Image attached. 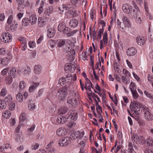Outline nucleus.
I'll use <instances>...</instances> for the list:
<instances>
[{"label": "nucleus", "instance_id": "24", "mask_svg": "<svg viewBox=\"0 0 153 153\" xmlns=\"http://www.w3.org/2000/svg\"><path fill=\"white\" fill-rule=\"evenodd\" d=\"M68 82L69 81H68L67 79L64 77H63L60 78L59 80V83L61 85H66Z\"/></svg>", "mask_w": 153, "mask_h": 153}, {"label": "nucleus", "instance_id": "9", "mask_svg": "<svg viewBox=\"0 0 153 153\" xmlns=\"http://www.w3.org/2000/svg\"><path fill=\"white\" fill-rule=\"evenodd\" d=\"M67 102L69 106L71 107H76L78 104L77 100L76 98H68L67 99Z\"/></svg>", "mask_w": 153, "mask_h": 153}, {"label": "nucleus", "instance_id": "59", "mask_svg": "<svg viewBox=\"0 0 153 153\" xmlns=\"http://www.w3.org/2000/svg\"><path fill=\"white\" fill-rule=\"evenodd\" d=\"M7 93L6 88H3L2 89L0 93V95L2 96H4Z\"/></svg>", "mask_w": 153, "mask_h": 153}, {"label": "nucleus", "instance_id": "13", "mask_svg": "<svg viewBox=\"0 0 153 153\" xmlns=\"http://www.w3.org/2000/svg\"><path fill=\"white\" fill-rule=\"evenodd\" d=\"M42 67L40 65H35L34 67V73L36 74H39L41 72Z\"/></svg>", "mask_w": 153, "mask_h": 153}, {"label": "nucleus", "instance_id": "25", "mask_svg": "<svg viewBox=\"0 0 153 153\" xmlns=\"http://www.w3.org/2000/svg\"><path fill=\"white\" fill-rule=\"evenodd\" d=\"M66 40L63 39H58L57 41V43L59 47H62L65 44Z\"/></svg>", "mask_w": 153, "mask_h": 153}, {"label": "nucleus", "instance_id": "11", "mask_svg": "<svg viewBox=\"0 0 153 153\" xmlns=\"http://www.w3.org/2000/svg\"><path fill=\"white\" fill-rule=\"evenodd\" d=\"M67 133V130L65 128L62 127L59 128L56 131V134L59 136L65 135Z\"/></svg>", "mask_w": 153, "mask_h": 153}, {"label": "nucleus", "instance_id": "15", "mask_svg": "<svg viewBox=\"0 0 153 153\" xmlns=\"http://www.w3.org/2000/svg\"><path fill=\"white\" fill-rule=\"evenodd\" d=\"M59 10L60 11V14H62L64 12H66L68 9V6L65 4H63L58 7Z\"/></svg>", "mask_w": 153, "mask_h": 153}, {"label": "nucleus", "instance_id": "55", "mask_svg": "<svg viewBox=\"0 0 153 153\" xmlns=\"http://www.w3.org/2000/svg\"><path fill=\"white\" fill-rule=\"evenodd\" d=\"M13 19V16L12 15H10L8 17L7 23L9 25L11 24L12 21Z\"/></svg>", "mask_w": 153, "mask_h": 153}, {"label": "nucleus", "instance_id": "31", "mask_svg": "<svg viewBox=\"0 0 153 153\" xmlns=\"http://www.w3.org/2000/svg\"><path fill=\"white\" fill-rule=\"evenodd\" d=\"M66 25L65 22H62L59 24L58 25V30L60 31H62L65 27H66Z\"/></svg>", "mask_w": 153, "mask_h": 153}, {"label": "nucleus", "instance_id": "54", "mask_svg": "<svg viewBox=\"0 0 153 153\" xmlns=\"http://www.w3.org/2000/svg\"><path fill=\"white\" fill-rule=\"evenodd\" d=\"M71 51L68 54V56L71 58V59H73V55L75 54V51L73 49L72 50H70Z\"/></svg>", "mask_w": 153, "mask_h": 153}, {"label": "nucleus", "instance_id": "50", "mask_svg": "<svg viewBox=\"0 0 153 153\" xmlns=\"http://www.w3.org/2000/svg\"><path fill=\"white\" fill-rule=\"evenodd\" d=\"M16 105L13 102H11L9 105V108L10 110L13 111L15 109Z\"/></svg>", "mask_w": 153, "mask_h": 153}, {"label": "nucleus", "instance_id": "37", "mask_svg": "<svg viewBox=\"0 0 153 153\" xmlns=\"http://www.w3.org/2000/svg\"><path fill=\"white\" fill-rule=\"evenodd\" d=\"M4 81L7 84H10L13 81V79L11 77L9 76H6L4 79Z\"/></svg>", "mask_w": 153, "mask_h": 153}, {"label": "nucleus", "instance_id": "18", "mask_svg": "<svg viewBox=\"0 0 153 153\" xmlns=\"http://www.w3.org/2000/svg\"><path fill=\"white\" fill-rule=\"evenodd\" d=\"M67 118L66 116L64 117L62 116L59 117L57 118V122L59 124H63L65 123L67 121Z\"/></svg>", "mask_w": 153, "mask_h": 153}, {"label": "nucleus", "instance_id": "10", "mask_svg": "<svg viewBox=\"0 0 153 153\" xmlns=\"http://www.w3.org/2000/svg\"><path fill=\"white\" fill-rule=\"evenodd\" d=\"M76 69V66L73 64L67 63L65 66V70L66 72H73Z\"/></svg>", "mask_w": 153, "mask_h": 153}, {"label": "nucleus", "instance_id": "34", "mask_svg": "<svg viewBox=\"0 0 153 153\" xmlns=\"http://www.w3.org/2000/svg\"><path fill=\"white\" fill-rule=\"evenodd\" d=\"M10 62V60L7 57H4L1 60V64L3 65H7Z\"/></svg>", "mask_w": 153, "mask_h": 153}, {"label": "nucleus", "instance_id": "61", "mask_svg": "<svg viewBox=\"0 0 153 153\" xmlns=\"http://www.w3.org/2000/svg\"><path fill=\"white\" fill-rule=\"evenodd\" d=\"M31 71V69L30 68H27L26 69L24 70V74H29Z\"/></svg>", "mask_w": 153, "mask_h": 153}, {"label": "nucleus", "instance_id": "57", "mask_svg": "<svg viewBox=\"0 0 153 153\" xmlns=\"http://www.w3.org/2000/svg\"><path fill=\"white\" fill-rule=\"evenodd\" d=\"M86 83L85 84V86H92V84L91 81L90 80L88 79L87 78H86Z\"/></svg>", "mask_w": 153, "mask_h": 153}, {"label": "nucleus", "instance_id": "51", "mask_svg": "<svg viewBox=\"0 0 153 153\" xmlns=\"http://www.w3.org/2000/svg\"><path fill=\"white\" fill-rule=\"evenodd\" d=\"M123 72L126 77H130L131 76L130 73L126 69H123Z\"/></svg>", "mask_w": 153, "mask_h": 153}, {"label": "nucleus", "instance_id": "63", "mask_svg": "<svg viewBox=\"0 0 153 153\" xmlns=\"http://www.w3.org/2000/svg\"><path fill=\"white\" fill-rule=\"evenodd\" d=\"M144 94L146 95L147 97L151 98L153 96H152L151 94L148 92L145 91L144 92Z\"/></svg>", "mask_w": 153, "mask_h": 153}, {"label": "nucleus", "instance_id": "1", "mask_svg": "<svg viewBox=\"0 0 153 153\" xmlns=\"http://www.w3.org/2000/svg\"><path fill=\"white\" fill-rule=\"evenodd\" d=\"M68 89L66 86H64L58 90L56 95L60 100L63 101L67 95Z\"/></svg>", "mask_w": 153, "mask_h": 153}, {"label": "nucleus", "instance_id": "43", "mask_svg": "<svg viewBox=\"0 0 153 153\" xmlns=\"http://www.w3.org/2000/svg\"><path fill=\"white\" fill-rule=\"evenodd\" d=\"M12 100V97L10 95H7L5 98L4 101L5 102H11Z\"/></svg>", "mask_w": 153, "mask_h": 153}, {"label": "nucleus", "instance_id": "56", "mask_svg": "<svg viewBox=\"0 0 153 153\" xmlns=\"http://www.w3.org/2000/svg\"><path fill=\"white\" fill-rule=\"evenodd\" d=\"M9 70V68L7 67L3 69L1 71V74L3 76L6 75Z\"/></svg>", "mask_w": 153, "mask_h": 153}, {"label": "nucleus", "instance_id": "60", "mask_svg": "<svg viewBox=\"0 0 153 153\" xmlns=\"http://www.w3.org/2000/svg\"><path fill=\"white\" fill-rule=\"evenodd\" d=\"M6 50L4 48H1L0 49V54L4 55L6 53Z\"/></svg>", "mask_w": 153, "mask_h": 153}, {"label": "nucleus", "instance_id": "29", "mask_svg": "<svg viewBox=\"0 0 153 153\" xmlns=\"http://www.w3.org/2000/svg\"><path fill=\"white\" fill-rule=\"evenodd\" d=\"M17 26L14 25V24H13L10 25V28H9L7 26L6 27V30L8 31L10 30L11 31L14 32L17 29Z\"/></svg>", "mask_w": 153, "mask_h": 153}, {"label": "nucleus", "instance_id": "6", "mask_svg": "<svg viewBox=\"0 0 153 153\" xmlns=\"http://www.w3.org/2000/svg\"><path fill=\"white\" fill-rule=\"evenodd\" d=\"M140 107L141 104L137 101L131 102V108L132 112L138 111H140Z\"/></svg>", "mask_w": 153, "mask_h": 153}, {"label": "nucleus", "instance_id": "42", "mask_svg": "<svg viewBox=\"0 0 153 153\" xmlns=\"http://www.w3.org/2000/svg\"><path fill=\"white\" fill-rule=\"evenodd\" d=\"M147 144L150 146L153 145V139L151 137H148L147 139Z\"/></svg>", "mask_w": 153, "mask_h": 153}, {"label": "nucleus", "instance_id": "14", "mask_svg": "<svg viewBox=\"0 0 153 153\" xmlns=\"http://www.w3.org/2000/svg\"><path fill=\"white\" fill-rule=\"evenodd\" d=\"M47 32V35L50 38L53 37L55 33V30L52 28H49Z\"/></svg>", "mask_w": 153, "mask_h": 153}, {"label": "nucleus", "instance_id": "39", "mask_svg": "<svg viewBox=\"0 0 153 153\" xmlns=\"http://www.w3.org/2000/svg\"><path fill=\"white\" fill-rule=\"evenodd\" d=\"M7 106L4 100H0V108L2 109H5Z\"/></svg>", "mask_w": 153, "mask_h": 153}, {"label": "nucleus", "instance_id": "44", "mask_svg": "<svg viewBox=\"0 0 153 153\" xmlns=\"http://www.w3.org/2000/svg\"><path fill=\"white\" fill-rule=\"evenodd\" d=\"M69 14L72 15V17H75L77 16V14L75 10L73 9H71L70 10Z\"/></svg>", "mask_w": 153, "mask_h": 153}, {"label": "nucleus", "instance_id": "32", "mask_svg": "<svg viewBox=\"0 0 153 153\" xmlns=\"http://www.w3.org/2000/svg\"><path fill=\"white\" fill-rule=\"evenodd\" d=\"M30 23V20L28 18L23 19L22 21V25L25 27L27 26Z\"/></svg>", "mask_w": 153, "mask_h": 153}, {"label": "nucleus", "instance_id": "48", "mask_svg": "<svg viewBox=\"0 0 153 153\" xmlns=\"http://www.w3.org/2000/svg\"><path fill=\"white\" fill-rule=\"evenodd\" d=\"M29 109L30 110H34L35 108V103L30 102L28 105Z\"/></svg>", "mask_w": 153, "mask_h": 153}, {"label": "nucleus", "instance_id": "20", "mask_svg": "<svg viewBox=\"0 0 153 153\" xmlns=\"http://www.w3.org/2000/svg\"><path fill=\"white\" fill-rule=\"evenodd\" d=\"M53 11V8L51 7H48L45 10V13L44 15H45V17L47 18L48 16H50V14L52 13Z\"/></svg>", "mask_w": 153, "mask_h": 153}, {"label": "nucleus", "instance_id": "7", "mask_svg": "<svg viewBox=\"0 0 153 153\" xmlns=\"http://www.w3.org/2000/svg\"><path fill=\"white\" fill-rule=\"evenodd\" d=\"M2 41L4 43L8 42L11 40L12 36L11 35L8 33H3L1 35Z\"/></svg>", "mask_w": 153, "mask_h": 153}, {"label": "nucleus", "instance_id": "8", "mask_svg": "<svg viewBox=\"0 0 153 153\" xmlns=\"http://www.w3.org/2000/svg\"><path fill=\"white\" fill-rule=\"evenodd\" d=\"M84 134V132H80V131H77L72 133L70 136V139L73 140H75L78 138H82Z\"/></svg>", "mask_w": 153, "mask_h": 153}, {"label": "nucleus", "instance_id": "58", "mask_svg": "<svg viewBox=\"0 0 153 153\" xmlns=\"http://www.w3.org/2000/svg\"><path fill=\"white\" fill-rule=\"evenodd\" d=\"M90 61L89 62V64L90 65L92 66L93 69H94V58L91 56H90Z\"/></svg>", "mask_w": 153, "mask_h": 153}, {"label": "nucleus", "instance_id": "46", "mask_svg": "<svg viewBox=\"0 0 153 153\" xmlns=\"http://www.w3.org/2000/svg\"><path fill=\"white\" fill-rule=\"evenodd\" d=\"M48 45L49 47L53 49L54 47L55 42L53 40H50L48 42Z\"/></svg>", "mask_w": 153, "mask_h": 153}, {"label": "nucleus", "instance_id": "33", "mask_svg": "<svg viewBox=\"0 0 153 153\" xmlns=\"http://www.w3.org/2000/svg\"><path fill=\"white\" fill-rule=\"evenodd\" d=\"M71 3L76 7H79L81 5V0H71Z\"/></svg>", "mask_w": 153, "mask_h": 153}, {"label": "nucleus", "instance_id": "64", "mask_svg": "<svg viewBox=\"0 0 153 153\" xmlns=\"http://www.w3.org/2000/svg\"><path fill=\"white\" fill-rule=\"evenodd\" d=\"M9 122L10 124L13 126H14L16 124L15 120L14 118H11L9 120Z\"/></svg>", "mask_w": 153, "mask_h": 153}, {"label": "nucleus", "instance_id": "16", "mask_svg": "<svg viewBox=\"0 0 153 153\" xmlns=\"http://www.w3.org/2000/svg\"><path fill=\"white\" fill-rule=\"evenodd\" d=\"M123 22L124 23L125 27H129L130 26V22L128 18L126 16H123L122 18Z\"/></svg>", "mask_w": 153, "mask_h": 153}, {"label": "nucleus", "instance_id": "27", "mask_svg": "<svg viewBox=\"0 0 153 153\" xmlns=\"http://www.w3.org/2000/svg\"><path fill=\"white\" fill-rule=\"evenodd\" d=\"M16 69L14 67H12L10 69V71L9 72V75L13 76L14 78L16 77Z\"/></svg>", "mask_w": 153, "mask_h": 153}, {"label": "nucleus", "instance_id": "38", "mask_svg": "<svg viewBox=\"0 0 153 153\" xmlns=\"http://www.w3.org/2000/svg\"><path fill=\"white\" fill-rule=\"evenodd\" d=\"M16 99L20 102H22L23 101V96L22 94L20 92L18 93L16 96Z\"/></svg>", "mask_w": 153, "mask_h": 153}, {"label": "nucleus", "instance_id": "26", "mask_svg": "<svg viewBox=\"0 0 153 153\" xmlns=\"http://www.w3.org/2000/svg\"><path fill=\"white\" fill-rule=\"evenodd\" d=\"M29 19L30 20V22H31L32 25L34 24L36 22L37 18L36 15L34 14L30 16Z\"/></svg>", "mask_w": 153, "mask_h": 153}, {"label": "nucleus", "instance_id": "22", "mask_svg": "<svg viewBox=\"0 0 153 153\" xmlns=\"http://www.w3.org/2000/svg\"><path fill=\"white\" fill-rule=\"evenodd\" d=\"M122 9L123 11L126 13H129L130 12L131 10L127 4H124L123 5Z\"/></svg>", "mask_w": 153, "mask_h": 153}, {"label": "nucleus", "instance_id": "53", "mask_svg": "<svg viewBox=\"0 0 153 153\" xmlns=\"http://www.w3.org/2000/svg\"><path fill=\"white\" fill-rule=\"evenodd\" d=\"M77 142L78 143L83 146H84L85 145V141L82 140V138H81V139L79 138L77 139Z\"/></svg>", "mask_w": 153, "mask_h": 153}, {"label": "nucleus", "instance_id": "5", "mask_svg": "<svg viewBox=\"0 0 153 153\" xmlns=\"http://www.w3.org/2000/svg\"><path fill=\"white\" fill-rule=\"evenodd\" d=\"M70 140L69 137H62L58 141L59 146H66L70 143Z\"/></svg>", "mask_w": 153, "mask_h": 153}, {"label": "nucleus", "instance_id": "4", "mask_svg": "<svg viewBox=\"0 0 153 153\" xmlns=\"http://www.w3.org/2000/svg\"><path fill=\"white\" fill-rule=\"evenodd\" d=\"M68 115L66 116L67 119L75 121L77 118L76 112L75 111L69 110L68 112Z\"/></svg>", "mask_w": 153, "mask_h": 153}, {"label": "nucleus", "instance_id": "21", "mask_svg": "<svg viewBox=\"0 0 153 153\" xmlns=\"http://www.w3.org/2000/svg\"><path fill=\"white\" fill-rule=\"evenodd\" d=\"M39 85L38 82L33 83L29 88V90L30 92H33L36 88V87Z\"/></svg>", "mask_w": 153, "mask_h": 153}, {"label": "nucleus", "instance_id": "47", "mask_svg": "<svg viewBox=\"0 0 153 153\" xmlns=\"http://www.w3.org/2000/svg\"><path fill=\"white\" fill-rule=\"evenodd\" d=\"M121 79L124 83L126 85L128 84L130 82V80L128 79L125 76H123L121 77Z\"/></svg>", "mask_w": 153, "mask_h": 153}, {"label": "nucleus", "instance_id": "62", "mask_svg": "<svg viewBox=\"0 0 153 153\" xmlns=\"http://www.w3.org/2000/svg\"><path fill=\"white\" fill-rule=\"evenodd\" d=\"M28 45L30 48H33L35 46L36 43L34 42H30L28 43Z\"/></svg>", "mask_w": 153, "mask_h": 153}, {"label": "nucleus", "instance_id": "23", "mask_svg": "<svg viewBox=\"0 0 153 153\" xmlns=\"http://www.w3.org/2000/svg\"><path fill=\"white\" fill-rule=\"evenodd\" d=\"M78 22L75 19H72L69 22V25L71 27H75L77 25Z\"/></svg>", "mask_w": 153, "mask_h": 153}, {"label": "nucleus", "instance_id": "12", "mask_svg": "<svg viewBox=\"0 0 153 153\" xmlns=\"http://www.w3.org/2000/svg\"><path fill=\"white\" fill-rule=\"evenodd\" d=\"M136 49L133 47L128 48L126 51V54L128 56H131L135 55L137 53Z\"/></svg>", "mask_w": 153, "mask_h": 153}, {"label": "nucleus", "instance_id": "36", "mask_svg": "<svg viewBox=\"0 0 153 153\" xmlns=\"http://www.w3.org/2000/svg\"><path fill=\"white\" fill-rule=\"evenodd\" d=\"M26 85V84L25 83L24 81H21L19 84V92H22V90L24 88Z\"/></svg>", "mask_w": 153, "mask_h": 153}, {"label": "nucleus", "instance_id": "30", "mask_svg": "<svg viewBox=\"0 0 153 153\" xmlns=\"http://www.w3.org/2000/svg\"><path fill=\"white\" fill-rule=\"evenodd\" d=\"M136 40L137 43L139 45H143L145 43L143 37H137Z\"/></svg>", "mask_w": 153, "mask_h": 153}, {"label": "nucleus", "instance_id": "17", "mask_svg": "<svg viewBox=\"0 0 153 153\" xmlns=\"http://www.w3.org/2000/svg\"><path fill=\"white\" fill-rule=\"evenodd\" d=\"M136 111L133 112V117L136 120L138 121V122H140V111Z\"/></svg>", "mask_w": 153, "mask_h": 153}, {"label": "nucleus", "instance_id": "35", "mask_svg": "<svg viewBox=\"0 0 153 153\" xmlns=\"http://www.w3.org/2000/svg\"><path fill=\"white\" fill-rule=\"evenodd\" d=\"M134 14H137L138 16L140 15V12L138 7L136 5H134V8L133 9Z\"/></svg>", "mask_w": 153, "mask_h": 153}, {"label": "nucleus", "instance_id": "52", "mask_svg": "<svg viewBox=\"0 0 153 153\" xmlns=\"http://www.w3.org/2000/svg\"><path fill=\"white\" fill-rule=\"evenodd\" d=\"M103 28L100 29L98 32V37L97 38L98 40H100L101 38L102 37V34L103 31Z\"/></svg>", "mask_w": 153, "mask_h": 153}, {"label": "nucleus", "instance_id": "45", "mask_svg": "<svg viewBox=\"0 0 153 153\" xmlns=\"http://www.w3.org/2000/svg\"><path fill=\"white\" fill-rule=\"evenodd\" d=\"M107 31H105L104 33L103 36V40L104 43L105 45H106L108 42V40L107 38Z\"/></svg>", "mask_w": 153, "mask_h": 153}, {"label": "nucleus", "instance_id": "40", "mask_svg": "<svg viewBox=\"0 0 153 153\" xmlns=\"http://www.w3.org/2000/svg\"><path fill=\"white\" fill-rule=\"evenodd\" d=\"M133 96V98L135 99H136L138 98L139 95L138 94L136 90L131 91Z\"/></svg>", "mask_w": 153, "mask_h": 153}, {"label": "nucleus", "instance_id": "41", "mask_svg": "<svg viewBox=\"0 0 153 153\" xmlns=\"http://www.w3.org/2000/svg\"><path fill=\"white\" fill-rule=\"evenodd\" d=\"M26 114L25 113L22 112L20 115L19 117L20 121H24L26 119Z\"/></svg>", "mask_w": 153, "mask_h": 153}, {"label": "nucleus", "instance_id": "2", "mask_svg": "<svg viewBox=\"0 0 153 153\" xmlns=\"http://www.w3.org/2000/svg\"><path fill=\"white\" fill-rule=\"evenodd\" d=\"M141 108L144 112L145 119L147 121L152 120L153 119V116L149 111V108L145 105H143Z\"/></svg>", "mask_w": 153, "mask_h": 153}, {"label": "nucleus", "instance_id": "28", "mask_svg": "<svg viewBox=\"0 0 153 153\" xmlns=\"http://www.w3.org/2000/svg\"><path fill=\"white\" fill-rule=\"evenodd\" d=\"M11 115V114L10 111L8 110H6L4 111L2 114L3 117L6 119L9 118Z\"/></svg>", "mask_w": 153, "mask_h": 153}, {"label": "nucleus", "instance_id": "49", "mask_svg": "<svg viewBox=\"0 0 153 153\" xmlns=\"http://www.w3.org/2000/svg\"><path fill=\"white\" fill-rule=\"evenodd\" d=\"M136 85L135 83L132 82H131L129 86V88L131 91L136 90Z\"/></svg>", "mask_w": 153, "mask_h": 153}, {"label": "nucleus", "instance_id": "19", "mask_svg": "<svg viewBox=\"0 0 153 153\" xmlns=\"http://www.w3.org/2000/svg\"><path fill=\"white\" fill-rule=\"evenodd\" d=\"M71 29L68 27H66L64 30L62 31L64 34L66 35V36L69 37L71 36Z\"/></svg>", "mask_w": 153, "mask_h": 153}, {"label": "nucleus", "instance_id": "3", "mask_svg": "<svg viewBox=\"0 0 153 153\" xmlns=\"http://www.w3.org/2000/svg\"><path fill=\"white\" fill-rule=\"evenodd\" d=\"M131 138L133 141H134L136 143H138L143 144L146 142L145 138L143 136H138L136 134L133 135L131 137Z\"/></svg>", "mask_w": 153, "mask_h": 153}]
</instances>
